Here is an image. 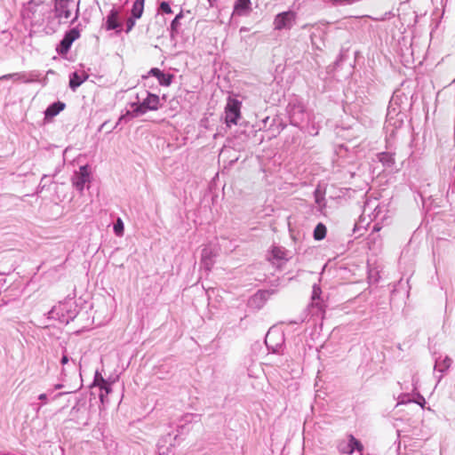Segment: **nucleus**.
Masks as SVG:
<instances>
[{"mask_svg": "<svg viewBox=\"0 0 455 455\" xmlns=\"http://www.w3.org/2000/svg\"><path fill=\"white\" fill-rule=\"evenodd\" d=\"M160 99L157 95L152 94L146 90L136 95V101L131 103V108L127 109V122L138 117L148 110L157 109Z\"/></svg>", "mask_w": 455, "mask_h": 455, "instance_id": "obj_1", "label": "nucleus"}, {"mask_svg": "<svg viewBox=\"0 0 455 455\" xmlns=\"http://www.w3.org/2000/svg\"><path fill=\"white\" fill-rule=\"evenodd\" d=\"M74 10L75 16L71 22H74L78 18V4H76L75 0H55L54 2L55 17L60 22H68Z\"/></svg>", "mask_w": 455, "mask_h": 455, "instance_id": "obj_2", "label": "nucleus"}, {"mask_svg": "<svg viewBox=\"0 0 455 455\" xmlns=\"http://www.w3.org/2000/svg\"><path fill=\"white\" fill-rule=\"evenodd\" d=\"M242 102L236 99L228 98L225 107V122L228 126L236 124L241 116Z\"/></svg>", "mask_w": 455, "mask_h": 455, "instance_id": "obj_3", "label": "nucleus"}, {"mask_svg": "<svg viewBox=\"0 0 455 455\" xmlns=\"http://www.w3.org/2000/svg\"><path fill=\"white\" fill-rule=\"evenodd\" d=\"M296 13L292 11L283 12L275 15L274 19V29L289 30L292 28L296 20Z\"/></svg>", "mask_w": 455, "mask_h": 455, "instance_id": "obj_4", "label": "nucleus"}, {"mask_svg": "<svg viewBox=\"0 0 455 455\" xmlns=\"http://www.w3.org/2000/svg\"><path fill=\"white\" fill-rule=\"evenodd\" d=\"M90 170L88 165H83L72 177L73 186L80 192L84 189L85 184L90 182Z\"/></svg>", "mask_w": 455, "mask_h": 455, "instance_id": "obj_5", "label": "nucleus"}, {"mask_svg": "<svg viewBox=\"0 0 455 455\" xmlns=\"http://www.w3.org/2000/svg\"><path fill=\"white\" fill-rule=\"evenodd\" d=\"M80 36V32L76 28H73L68 32L65 33L64 37L60 43L59 52L60 53H67L74 41H76Z\"/></svg>", "mask_w": 455, "mask_h": 455, "instance_id": "obj_6", "label": "nucleus"}, {"mask_svg": "<svg viewBox=\"0 0 455 455\" xmlns=\"http://www.w3.org/2000/svg\"><path fill=\"white\" fill-rule=\"evenodd\" d=\"M288 112L291 124L299 126L303 122L305 113L301 104H289Z\"/></svg>", "mask_w": 455, "mask_h": 455, "instance_id": "obj_7", "label": "nucleus"}, {"mask_svg": "<svg viewBox=\"0 0 455 455\" xmlns=\"http://www.w3.org/2000/svg\"><path fill=\"white\" fill-rule=\"evenodd\" d=\"M12 79L15 82L20 81L26 84L33 83L37 81L38 75L36 73H25V72H18L12 74L4 75L0 77V80H7Z\"/></svg>", "mask_w": 455, "mask_h": 455, "instance_id": "obj_8", "label": "nucleus"}, {"mask_svg": "<svg viewBox=\"0 0 455 455\" xmlns=\"http://www.w3.org/2000/svg\"><path fill=\"white\" fill-rule=\"evenodd\" d=\"M68 304L67 303H60L57 306H54L49 312H48V318L50 319H57L62 323L66 322L68 323L69 318L71 316H66L64 315V311L67 310Z\"/></svg>", "mask_w": 455, "mask_h": 455, "instance_id": "obj_9", "label": "nucleus"}, {"mask_svg": "<svg viewBox=\"0 0 455 455\" xmlns=\"http://www.w3.org/2000/svg\"><path fill=\"white\" fill-rule=\"evenodd\" d=\"M339 451L347 454H352L355 451L361 452L363 451V445L353 435H350L347 443L339 444Z\"/></svg>", "mask_w": 455, "mask_h": 455, "instance_id": "obj_10", "label": "nucleus"}, {"mask_svg": "<svg viewBox=\"0 0 455 455\" xmlns=\"http://www.w3.org/2000/svg\"><path fill=\"white\" fill-rule=\"evenodd\" d=\"M251 0H236L234 6V13L238 16L248 15L251 10Z\"/></svg>", "mask_w": 455, "mask_h": 455, "instance_id": "obj_11", "label": "nucleus"}, {"mask_svg": "<svg viewBox=\"0 0 455 455\" xmlns=\"http://www.w3.org/2000/svg\"><path fill=\"white\" fill-rule=\"evenodd\" d=\"M149 76H155L157 79L159 84L161 85L168 86L171 84V75L164 74L159 68H151L147 77H148Z\"/></svg>", "mask_w": 455, "mask_h": 455, "instance_id": "obj_12", "label": "nucleus"}, {"mask_svg": "<svg viewBox=\"0 0 455 455\" xmlns=\"http://www.w3.org/2000/svg\"><path fill=\"white\" fill-rule=\"evenodd\" d=\"M118 28H120V23L118 22V14L115 9H112L107 17L106 28L108 30H113Z\"/></svg>", "mask_w": 455, "mask_h": 455, "instance_id": "obj_13", "label": "nucleus"}, {"mask_svg": "<svg viewBox=\"0 0 455 455\" xmlns=\"http://www.w3.org/2000/svg\"><path fill=\"white\" fill-rule=\"evenodd\" d=\"M171 451V440L169 435L159 439L157 443L158 455H169Z\"/></svg>", "mask_w": 455, "mask_h": 455, "instance_id": "obj_14", "label": "nucleus"}, {"mask_svg": "<svg viewBox=\"0 0 455 455\" xmlns=\"http://www.w3.org/2000/svg\"><path fill=\"white\" fill-rule=\"evenodd\" d=\"M452 360L449 356H444L443 358H438L435 360V370L444 372L447 371L451 365Z\"/></svg>", "mask_w": 455, "mask_h": 455, "instance_id": "obj_15", "label": "nucleus"}, {"mask_svg": "<svg viewBox=\"0 0 455 455\" xmlns=\"http://www.w3.org/2000/svg\"><path fill=\"white\" fill-rule=\"evenodd\" d=\"M65 108V104L58 101L51 104L45 110V116H57L63 108Z\"/></svg>", "mask_w": 455, "mask_h": 455, "instance_id": "obj_16", "label": "nucleus"}, {"mask_svg": "<svg viewBox=\"0 0 455 455\" xmlns=\"http://www.w3.org/2000/svg\"><path fill=\"white\" fill-rule=\"evenodd\" d=\"M85 80V77L79 75L77 72H74L70 75L69 87L71 90L76 91Z\"/></svg>", "mask_w": 455, "mask_h": 455, "instance_id": "obj_17", "label": "nucleus"}, {"mask_svg": "<svg viewBox=\"0 0 455 455\" xmlns=\"http://www.w3.org/2000/svg\"><path fill=\"white\" fill-rule=\"evenodd\" d=\"M212 249L205 247L202 251V264L206 269H210L212 266Z\"/></svg>", "mask_w": 455, "mask_h": 455, "instance_id": "obj_18", "label": "nucleus"}, {"mask_svg": "<svg viewBox=\"0 0 455 455\" xmlns=\"http://www.w3.org/2000/svg\"><path fill=\"white\" fill-rule=\"evenodd\" d=\"M378 158L379 162L382 163L383 165L390 167L395 164V157L392 153L389 152H382L379 154Z\"/></svg>", "mask_w": 455, "mask_h": 455, "instance_id": "obj_19", "label": "nucleus"}, {"mask_svg": "<svg viewBox=\"0 0 455 455\" xmlns=\"http://www.w3.org/2000/svg\"><path fill=\"white\" fill-rule=\"evenodd\" d=\"M320 294H321V288L318 285L315 284L313 286L312 297H311V299H312L311 306L312 307L321 308Z\"/></svg>", "mask_w": 455, "mask_h": 455, "instance_id": "obj_20", "label": "nucleus"}, {"mask_svg": "<svg viewBox=\"0 0 455 455\" xmlns=\"http://www.w3.org/2000/svg\"><path fill=\"white\" fill-rule=\"evenodd\" d=\"M100 388V399L103 403L105 395L111 392L110 384L108 383L102 377H100V383H99Z\"/></svg>", "mask_w": 455, "mask_h": 455, "instance_id": "obj_21", "label": "nucleus"}, {"mask_svg": "<svg viewBox=\"0 0 455 455\" xmlns=\"http://www.w3.org/2000/svg\"><path fill=\"white\" fill-rule=\"evenodd\" d=\"M326 235V227L323 223H318L314 230V238L317 241L323 240Z\"/></svg>", "mask_w": 455, "mask_h": 455, "instance_id": "obj_22", "label": "nucleus"}, {"mask_svg": "<svg viewBox=\"0 0 455 455\" xmlns=\"http://www.w3.org/2000/svg\"><path fill=\"white\" fill-rule=\"evenodd\" d=\"M143 3H144V0H136L134 2L132 12V16L135 19L140 18L142 12H143Z\"/></svg>", "mask_w": 455, "mask_h": 455, "instance_id": "obj_23", "label": "nucleus"}, {"mask_svg": "<svg viewBox=\"0 0 455 455\" xmlns=\"http://www.w3.org/2000/svg\"><path fill=\"white\" fill-rule=\"evenodd\" d=\"M113 229L116 235H124V225L121 218H117L116 223L114 224Z\"/></svg>", "mask_w": 455, "mask_h": 455, "instance_id": "obj_24", "label": "nucleus"}, {"mask_svg": "<svg viewBox=\"0 0 455 455\" xmlns=\"http://www.w3.org/2000/svg\"><path fill=\"white\" fill-rule=\"evenodd\" d=\"M271 253H272L273 258L277 259H283L285 258V252L280 247H274Z\"/></svg>", "mask_w": 455, "mask_h": 455, "instance_id": "obj_25", "label": "nucleus"}, {"mask_svg": "<svg viewBox=\"0 0 455 455\" xmlns=\"http://www.w3.org/2000/svg\"><path fill=\"white\" fill-rule=\"evenodd\" d=\"M360 0H330V2L333 4V5H338V4H353L356 2H359Z\"/></svg>", "mask_w": 455, "mask_h": 455, "instance_id": "obj_26", "label": "nucleus"}, {"mask_svg": "<svg viewBox=\"0 0 455 455\" xmlns=\"http://www.w3.org/2000/svg\"><path fill=\"white\" fill-rule=\"evenodd\" d=\"M159 11H161L164 13H171V4L167 1H164L160 4Z\"/></svg>", "mask_w": 455, "mask_h": 455, "instance_id": "obj_27", "label": "nucleus"}, {"mask_svg": "<svg viewBox=\"0 0 455 455\" xmlns=\"http://www.w3.org/2000/svg\"><path fill=\"white\" fill-rule=\"evenodd\" d=\"M125 120H127V112L124 115H122L119 117V119H118L117 123L116 124V125L112 129L109 130V132H111L114 129H116L122 121H125Z\"/></svg>", "mask_w": 455, "mask_h": 455, "instance_id": "obj_28", "label": "nucleus"}, {"mask_svg": "<svg viewBox=\"0 0 455 455\" xmlns=\"http://www.w3.org/2000/svg\"><path fill=\"white\" fill-rule=\"evenodd\" d=\"M69 366H70V365H68V368L63 367V368L61 369V371H60V380H62V381H65V380H66V377H67V375H68V372H67V371H68V369L69 368Z\"/></svg>", "mask_w": 455, "mask_h": 455, "instance_id": "obj_29", "label": "nucleus"}, {"mask_svg": "<svg viewBox=\"0 0 455 455\" xmlns=\"http://www.w3.org/2000/svg\"><path fill=\"white\" fill-rule=\"evenodd\" d=\"M380 212H381V207L379 204H377L374 207L373 218L377 219L379 217V214L380 213Z\"/></svg>", "mask_w": 455, "mask_h": 455, "instance_id": "obj_30", "label": "nucleus"}, {"mask_svg": "<svg viewBox=\"0 0 455 455\" xmlns=\"http://www.w3.org/2000/svg\"><path fill=\"white\" fill-rule=\"evenodd\" d=\"M133 26H134V21L132 19H129L127 21L126 32H129L132 28Z\"/></svg>", "mask_w": 455, "mask_h": 455, "instance_id": "obj_31", "label": "nucleus"}, {"mask_svg": "<svg viewBox=\"0 0 455 455\" xmlns=\"http://www.w3.org/2000/svg\"><path fill=\"white\" fill-rule=\"evenodd\" d=\"M69 358L68 357V355H63L62 357H61V360H60V363L62 365H65V364H68L69 363Z\"/></svg>", "mask_w": 455, "mask_h": 455, "instance_id": "obj_32", "label": "nucleus"}, {"mask_svg": "<svg viewBox=\"0 0 455 455\" xmlns=\"http://www.w3.org/2000/svg\"><path fill=\"white\" fill-rule=\"evenodd\" d=\"M47 394H41L38 396V399L43 402L44 404L47 403Z\"/></svg>", "mask_w": 455, "mask_h": 455, "instance_id": "obj_33", "label": "nucleus"}, {"mask_svg": "<svg viewBox=\"0 0 455 455\" xmlns=\"http://www.w3.org/2000/svg\"><path fill=\"white\" fill-rule=\"evenodd\" d=\"M100 374L99 372H96L95 378H94V384L99 386V383H100Z\"/></svg>", "mask_w": 455, "mask_h": 455, "instance_id": "obj_34", "label": "nucleus"}, {"mask_svg": "<svg viewBox=\"0 0 455 455\" xmlns=\"http://www.w3.org/2000/svg\"><path fill=\"white\" fill-rule=\"evenodd\" d=\"M274 335V331H268L266 336V344L268 345V342L270 341L272 336Z\"/></svg>", "mask_w": 455, "mask_h": 455, "instance_id": "obj_35", "label": "nucleus"}, {"mask_svg": "<svg viewBox=\"0 0 455 455\" xmlns=\"http://www.w3.org/2000/svg\"><path fill=\"white\" fill-rule=\"evenodd\" d=\"M315 202L317 204H320V191L318 189H316L315 191Z\"/></svg>", "mask_w": 455, "mask_h": 455, "instance_id": "obj_36", "label": "nucleus"}, {"mask_svg": "<svg viewBox=\"0 0 455 455\" xmlns=\"http://www.w3.org/2000/svg\"><path fill=\"white\" fill-rule=\"evenodd\" d=\"M405 455H423L419 451H411L407 452Z\"/></svg>", "mask_w": 455, "mask_h": 455, "instance_id": "obj_37", "label": "nucleus"}, {"mask_svg": "<svg viewBox=\"0 0 455 455\" xmlns=\"http://www.w3.org/2000/svg\"><path fill=\"white\" fill-rule=\"evenodd\" d=\"M108 125V121H105L100 127H99V131H102V129H104L106 126Z\"/></svg>", "mask_w": 455, "mask_h": 455, "instance_id": "obj_38", "label": "nucleus"}, {"mask_svg": "<svg viewBox=\"0 0 455 455\" xmlns=\"http://www.w3.org/2000/svg\"><path fill=\"white\" fill-rule=\"evenodd\" d=\"M179 18H180V15H177V16L175 17V19H174V20H172V28H174V25H175V23L178 21Z\"/></svg>", "mask_w": 455, "mask_h": 455, "instance_id": "obj_39", "label": "nucleus"}, {"mask_svg": "<svg viewBox=\"0 0 455 455\" xmlns=\"http://www.w3.org/2000/svg\"><path fill=\"white\" fill-rule=\"evenodd\" d=\"M62 387H63V385H62V384H56V385L54 386V389H60V388H62Z\"/></svg>", "mask_w": 455, "mask_h": 455, "instance_id": "obj_40", "label": "nucleus"}, {"mask_svg": "<svg viewBox=\"0 0 455 455\" xmlns=\"http://www.w3.org/2000/svg\"><path fill=\"white\" fill-rule=\"evenodd\" d=\"M309 131H318V127L315 126L314 122L312 123V129H309Z\"/></svg>", "mask_w": 455, "mask_h": 455, "instance_id": "obj_41", "label": "nucleus"}, {"mask_svg": "<svg viewBox=\"0 0 455 455\" xmlns=\"http://www.w3.org/2000/svg\"><path fill=\"white\" fill-rule=\"evenodd\" d=\"M64 394H65V393H59V394L55 395L53 396V399H56V398H58V397H60V396L63 395Z\"/></svg>", "mask_w": 455, "mask_h": 455, "instance_id": "obj_42", "label": "nucleus"}, {"mask_svg": "<svg viewBox=\"0 0 455 455\" xmlns=\"http://www.w3.org/2000/svg\"><path fill=\"white\" fill-rule=\"evenodd\" d=\"M370 208V204H367V205L364 207V212Z\"/></svg>", "mask_w": 455, "mask_h": 455, "instance_id": "obj_43", "label": "nucleus"}, {"mask_svg": "<svg viewBox=\"0 0 455 455\" xmlns=\"http://www.w3.org/2000/svg\"><path fill=\"white\" fill-rule=\"evenodd\" d=\"M71 362H72V364H73V369H75L76 368V362L74 360H71Z\"/></svg>", "mask_w": 455, "mask_h": 455, "instance_id": "obj_44", "label": "nucleus"}, {"mask_svg": "<svg viewBox=\"0 0 455 455\" xmlns=\"http://www.w3.org/2000/svg\"><path fill=\"white\" fill-rule=\"evenodd\" d=\"M373 229H374V230L379 231V227H377V226H374Z\"/></svg>", "mask_w": 455, "mask_h": 455, "instance_id": "obj_45", "label": "nucleus"}]
</instances>
